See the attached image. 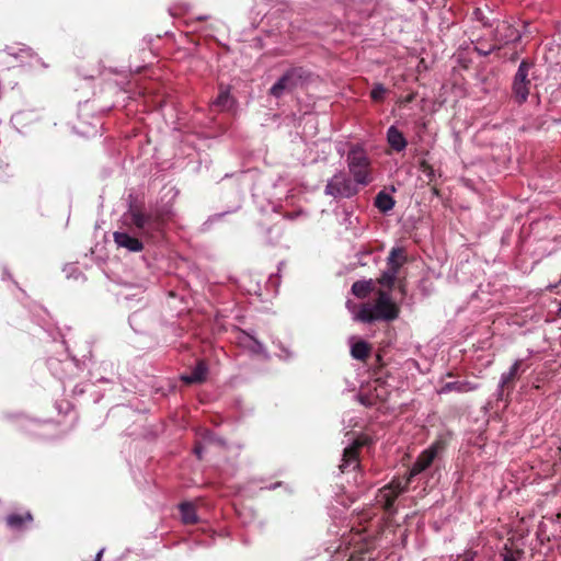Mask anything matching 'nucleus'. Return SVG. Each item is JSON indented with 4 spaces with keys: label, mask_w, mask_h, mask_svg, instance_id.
<instances>
[{
    "label": "nucleus",
    "mask_w": 561,
    "mask_h": 561,
    "mask_svg": "<svg viewBox=\"0 0 561 561\" xmlns=\"http://www.w3.org/2000/svg\"><path fill=\"white\" fill-rule=\"evenodd\" d=\"M129 325L136 333H144L147 328V312L135 311L128 318Z\"/></svg>",
    "instance_id": "22"
},
{
    "label": "nucleus",
    "mask_w": 561,
    "mask_h": 561,
    "mask_svg": "<svg viewBox=\"0 0 561 561\" xmlns=\"http://www.w3.org/2000/svg\"><path fill=\"white\" fill-rule=\"evenodd\" d=\"M399 268L387 266V268L382 272L379 283L381 286L387 287L391 289L394 286L397 275H398Z\"/></svg>",
    "instance_id": "28"
},
{
    "label": "nucleus",
    "mask_w": 561,
    "mask_h": 561,
    "mask_svg": "<svg viewBox=\"0 0 561 561\" xmlns=\"http://www.w3.org/2000/svg\"><path fill=\"white\" fill-rule=\"evenodd\" d=\"M203 451H204V448H203V446H202L201 444H199V445H196V446L194 447V454L196 455V457H197L198 459H202Z\"/></svg>",
    "instance_id": "47"
},
{
    "label": "nucleus",
    "mask_w": 561,
    "mask_h": 561,
    "mask_svg": "<svg viewBox=\"0 0 561 561\" xmlns=\"http://www.w3.org/2000/svg\"><path fill=\"white\" fill-rule=\"evenodd\" d=\"M426 284H427V279H422L419 285V287L422 290L424 296H427L431 293V290L427 288Z\"/></svg>",
    "instance_id": "44"
},
{
    "label": "nucleus",
    "mask_w": 561,
    "mask_h": 561,
    "mask_svg": "<svg viewBox=\"0 0 561 561\" xmlns=\"http://www.w3.org/2000/svg\"><path fill=\"white\" fill-rule=\"evenodd\" d=\"M479 389V383L469 380H455L445 382L438 390V394H446L449 392L467 393Z\"/></svg>",
    "instance_id": "16"
},
{
    "label": "nucleus",
    "mask_w": 561,
    "mask_h": 561,
    "mask_svg": "<svg viewBox=\"0 0 561 561\" xmlns=\"http://www.w3.org/2000/svg\"><path fill=\"white\" fill-rule=\"evenodd\" d=\"M124 222L129 225L135 233L128 231L114 232V241L118 248H125L129 252H140L144 249L145 239L153 238L160 233L163 219L156 213L145 211L137 207H130L124 215Z\"/></svg>",
    "instance_id": "2"
},
{
    "label": "nucleus",
    "mask_w": 561,
    "mask_h": 561,
    "mask_svg": "<svg viewBox=\"0 0 561 561\" xmlns=\"http://www.w3.org/2000/svg\"><path fill=\"white\" fill-rule=\"evenodd\" d=\"M399 316V308L392 301L391 296L387 291H379L378 297L373 304H364L355 319L364 322L371 323L375 321H393Z\"/></svg>",
    "instance_id": "5"
},
{
    "label": "nucleus",
    "mask_w": 561,
    "mask_h": 561,
    "mask_svg": "<svg viewBox=\"0 0 561 561\" xmlns=\"http://www.w3.org/2000/svg\"><path fill=\"white\" fill-rule=\"evenodd\" d=\"M419 168H420V171L427 179L428 183H432V182L436 181L437 171L426 160H421Z\"/></svg>",
    "instance_id": "31"
},
{
    "label": "nucleus",
    "mask_w": 561,
    "mask_h": 561,
    "mask_svg": "<svg viewBox=\"0 0 561 561\" xmlns=\"http://www.w3.org/2000/svg\"><path fill=\"white\" fill-rule=\"evenodd\" d=\"M374 289V284L373 282L369 279V280H356L355 283H353L352 285V293L354 296H356L357 298H365L367 297Z\"/></svg>",
    "instance_id": "24"
},
{
    "label": "nucleus",
    "mask_w": 561,
    "mask_h": 561,
    "mask_svg": "<svg viewBox=\"0 0 561 561\" xmlns=\"http://www.w3.org/2000/svg\"><path fill=\"white\" fill-rule=\"evenodd\" d=\"M559 311H561V301H560V304H559Z\"/></svg>",
    "instance_id": "60"
},
{
    "label": "nucleus",
    "mask_w": 561,
    "mask_h": 561,
    "mask_svg": "<svg viewBox=\"0 0 561 561\" xmlns=\"http://www.w3.org/2000/svg\"><path fill=\"white\" fill-rule=\"evenodd\" d=\"M271 207H272V210H273V211H275V210H276V205H275V204H272V205H271Z\"/></svg>",
    "instance_id": "57"
},
{
    "label": "nucleus",
    "mask_w": 561,
    "mask_h": 561,
    "mask_svg": "<svg viewBox=\"0 0 561 561\" xmlns=\"http://www.w3.org/2000/svg\"><path fill=\"white\" fill-rule=\"evenodd\" d=\"M386 139L390 148L397 152L403 151L408 146L404 134L394 125L387 129Z\"/></svg>",
    "instance_id": "17"
},
{
    "label": "nucleus",
    "mask_w": 561,
    "mask_h": 561,
    "mask_svg": "<svg viewBox=\"0 0 561 561\" xmlns=\"http://www.w3.org/2000/svg\"><path fill=\"white\" fill-rule=\"evenodd\" d=\"M524 30H518L513 22L505 21H496V25L492 33V38L497 44V46L504 47L510 44L519 43L522 37L526 35L528 31L529 23L527 21H523Z\"/></svg>",
    "instance_id": "11"
},
{
    "label": "nucleus",
    "mask_w": 561,
    "mask_h": 561,
    "mask_svg": "<svg viewBox=\"0 0 561 561\" xmlns=\"http://www.w3.org/2000/svg\"><path fill=\"white\" fill-rule=\"evenodd\" d=\"M519 59V51L515 50L508 58V61L515 62Z\"/></svg>",
    "instance_id": "52"
},
{
    "label": "nucleus",
    "mask_w": 561,
    "mask_h": 561,
    "mask_svg": "<svg viewBox=\"0 0 561 561\" xmlns=\"http://www.w3.org/2000/svg\"><path fill=\"white\" fill-rule=\"evenodd\" d=\"M524 554L523 549L510 547L507 543L504 545L500 552L502 561H519Z\"/></svg>",
    "instance_id": "27"
},
{
    "label": "nucleus",
    "mask_w": 561,
    "mask_h": 561,
    "mask_svg": "<svg viewBox=\"0 0 561 561\" xmlns=\"http://www.w3.org/2000/svg\"><path fill=\"white\" fill-rule=\"evenodd\" d=\"M64 271L67 273V277H71V276H73V277H75L73 273H75V272H77V271H78V268H77V266H76V265L70 264V265H67V266L65 267V270H64ZM77 277H78V276H76V278H77Z\"/></svg>",
    "instance_id": "43"
},
{
    "label": "nucleus",
    "mask_w": 561,
    "mask_h": 561,
    "mask_svg": "<svg viewBox=\"0 0 561 561\" xmlns=\"http://www.w3.org/2000/svg\"><path fill=\"white\" fill-rule=\"evenodd\" d=\"M359 184L355 182L345 171L340 170L328 180L324 194L333 198H352L359 192Z\"/></svg>",
    "instance_id": "9"
},
{
    "label": "nucleus",
    "mask_w": 561,
    "mask_h": 561,
    "mask_svg": "<svg viewBox=\"0 0 561 561\" xmlns=\"http://www.w3.org/2000/svg\"><path fill=\"white\" fill-rule=\"evenodd\" d=\"M239 207L240 206L238 205L234 208L227 209V210H224L221 213L214 214V215L209 216V218L207 219V221L204 225H206L208 222H214V221L220 220L224 216L236 211Z\"/></svg>",
    "instance_id": "38"
},
{
    "label": "nucleus",
    "mask_w": 561,
    "mask_h": 561,
    "mask_svg": "<svg viewBox=\"0 0 561 561\" xmlns=\"http://www.w3.org/2000/svg\"><path fill=\"white\" fill-rule=\"evenodd\" d=\"M140 69H141V67H137V68L135 69V72H137V73H138V72H140Z\"/></svg>",
    "instance_id": "59"
},
{
    "label": "nucleus",
    "mask_w": 561,
    "mask_h": 561,
    "mask_svg": "<svg viewBox=\"0 0 561 561\" xmlns=\"http://www.w3.org/2000/svg\"><path fill=\"white\" fill-rule=\"evenodd\" d=\"M268 283L272 284V285L277 286L278 285V276L274 275V274L270 275Z\"/></svg>",
    "instance_id": "50"
},
{
    "label": "nucleus",
    "mask_w": 561,
    "mask_h": 561,
    "mask_svg": "<svg viewBox=\"0 0 561 561\" xmlns=\"http://www.w3.org/2000/svg\"><path fill=\"white\" fill-rule=\"evenodd\" d=\"M48 424V422H37V421H27V424L25 425V428L34 435H37V428L42 427L43 425Z\"/></svg>",
    "instance_id": "39"
},
{
    "label": "nucleus",
    "mask_w": 561,
    "mask_h": 561,
    "mask_svg": "<svg viewBox=\"0 0 561 561\" xmlns=\"http://www.w3.org/2000/svg\"><path fill=\"white\" fill-rule=\"evenodd\" d=\"M181 522L184 525H195L199 522L196 505L190 501H183L178 505Z\"/></svg>",
    "instance_id": "18"
},
{
    "label": "nucleus",
    "mask_w": 561,
    "mask_h": 561,
    "mask_svg": "<svg viewBox=\"0 0 561 561\" xmlns=\"http://www.w3.org/2000/svg\"><path fill=\"white\" fill-rule=\"evenodd\" d=\"M314 73L308 68L297 66L287 69L277 81L271 87L270 94L276 99L297 88L306 87L314 81Z\"/></svg>",
    "instance_id": "6"
},
{
    "label": "nucleus",
    "mask_w": 561,
    "mask_h": 561,
    "mask_svg": "<svg viewBox=\"0 0 561 561\" xmlns=\"http://www.w3.org/2000/svg\"><path fill=\"white\" fill-rule=\"evenodd\" d=\"M1 279H2V280L12 279V275H11V273H10V271L8 270V267H7V266H3V267H2Z\"/></svg>",
    "instance_id": "46"
},
{
    "label": "nucleus",
    "mask_w": 561,
    "mask_h": 561,
    "mask_svg": "<svg viewBox=\"0 0 561 561\" xmlns=\"http://www.w3.org/2000/svg\"><path fill=\"white\" fill-rule=\"evenodd\" d=\"M72 391L75 394H82L85 392V389L80 385H76Z\"/></svg>",
    "instance_id": "48"
},
{
    "label": "nucleus",
    "mask_w": 561,
    "mask_h": 561,
    "mask_svg": "<svg viewBox=\"0 0 561 561\" xmlns=\"http://www.w3.org/2000/svg\"><path fill=\"white\" fill-rule=\"evenodd\" d=\"M33 520L32 514L26 512L24 515L13 513L8 515L7 525L13 530H21L24 527L25 523H31Z\"/></svg>",
    "instance_id": "21"
},
{
    "label": "nucleus",
    "mask_w": 561,
    "mask_h": 561,
    "mask_svg": "<svg viewBox=\"0 0 561 561\" xmlns=\"http://www.w3.org/2000/svg\"><path fill=\"white\" fill-rule=\"evenodd\" d=\"M206 19H207V16H205V15H201V16L197 18V20H199V21H203V20H206Z\"/></svg>",
    "instance_id": "56"
},
{
    "label": "nucleus",
    "mask_w": 561,
    "mask_h": 561,
    "mask_svg": "<svg viewBox=\"0 0 561 561\" xmlns=\"http://www.w3.org/2000/svg\"><path fill=\"white\" fill-rule=\"evenodd\" d=\"M214 436H215V435H214L213 433H209V437H210L211 439H214V440H215V442H217L218 444H221V445H224V444H225L224 439H221V438H215Z\"/></svg>",
    "instance_id": "53"
},
{
    "label": "nucleus",
    "mask_w": 561,
    "mask_h": 561,
    "mask_svg": "<svg viewBox=\"0 0 561 561\" xmlns=\"http://www.w3.org/2000/svg\"><path fill=\"white\" fill-rule=\"evenodd\" d=\"M280 486H284V483L278 481V482L270 484L265 489H267V490H275V489L280 488Z\"/></svg>",
    "instance_id": "51"
},
{
    "label": "nucleus",
    "mask_w": 561,
    "mask_h": 561,
    "mask_svg": "<svg viewBox=\"0 0 561 561\" xmlns=\"http://www.w3.org/2000/svg\"><path fill=\"white\" fill-rule=\"evenodd\" d=\"M273 345L277 347L278 352L275 354L277 358L284 362H289L295 358V353L279 340H273Z\"/></svg>",
    "instance_id": "29"
},
{
    "label": "nucleus",
    "mask_w": 561,
    "mask_h": 561,
    "mask_svg": "<svg viewBox=\"0 0 561 561\" xmlns=\"http://www.w3.org/2000/svg\"><path fill=\"white\" fill-rule=\"evenodd\" d=\"M240 342L250 353L254 355H261L264 359L271 358V355L267 352L265 345L259 341L253 333L242 331Z\"/></svg>",
    "instance_id": "14"
},
{
    "label": "nucleus",
    "mask_w": 561,
    "mask_h": 561,
    "mask_svg": "<svg viewBox=\"0 0 561 561\" xmlns=\"http://www.w3.org/2000/svg\"><path fill=\"white\" fill-rule=\"evenodd\" d=\"M387 94V89L382 83H375L371 91L370 98L374 102H383Z\"/></svg>",
    "instance_id": "34"
},
{
    "label": "nucleus",
    "mask_w": 561,
    "mask_h": 561,
    "mask_svg": "<svg viewBox=\"0 0 561 561\" xmlns=\"http://www.w3.org/2000/svg\"><path fill=\"white\" fill-rule=\"evenodd\" d=\"M477 554H478L477 551L469 549V550H466L462 554H459L458 559H460V561H474L477 558Z\"/></svg>",
    "instance_id": "40"
},
{
    "label": "nucleus",
    "mask_w": 561,
    "mask_h": 561,
    "mask_svg": "<svg viewBox=\"0 0 561 561\" xmlns=\"http://www.w3.org/2000/svg\"><path fill=\"white\" fill-rule=\"evenodd\" d=\"M267 233H268V234H274L273 237H271V238L268 239V242H270L271 244H275V243H277V242H278V240H279V239H280V237H282V229H280L279 227H277V226H273V227H270V228L267 229Z\"/></svg>",
    "instance_id": "36"
},
{
    "label": "nucleus",
    "mask_w": 561,
    "mask_h": 561,
    "mask_svg": "<svg viewBox=\"0 0 561 561\" xmlns=\"http://www.w3.org/2000/svg\"><path fill=\"white\" fill-rule=\"evenodd\" d=\"M38 118V115L35 111H19L11 116V123L14 125L16 129L24 128L32 122H35Z\"/></svg>",
    "instance_id": "20"
},
{
    "label": "nucleus",
    "mask_w": 561,
    "mask_h": 561,
    "mask_svg": "<svg viewBox=\"0 0 561 561\" xmlns=\"http://www.w3.org/2000/svg\"><path fill=\"white\" fill-rule=\"evenodd\" d=\"M513 389L510 388V386H503L501 387V381L499 380L497 387L495 392L493 393V397L497 402H505L507 403L511 399V394L513 393Z\"/></svg>",
    "instance_id": "30"
},
{
    "label": "nucleus",
    "mask_w": 561,
    "mask_h": 561,
    "mask_svg": "<svg viewBox=\"0 0 561 561\" xmlns=\"http://www.w3.org/2000/svg\"><path fill=\"white\" fill-rule=\"evenodd\" d=\"M9 176H11V168L10 164L0 159V180H7Z\"/></svg>",
    "instance_id": "37"
},
{
    "label": "nucleus",
    "mask_w": 561,
    "mask_h": 561,
    "mask_svg": "<svg viewBox=\"0 0 561 561\" xmlns=\"http://www.w3.org/2000/svg\"><path fill=\"white\" fill-rule=\"evenodd\" d=\"M535 68V61L525 58L523 59L515 72L512 81V95L518 105L526 103L529 96L531 80L529 78L530 71Z\"/></svg>",
    "instance_id": "10"
},
{
    "label": "nucleus",
    "mask_w": 561,
    "mask_h": 561,
    "mask_svg": "<svg viewBox=\"0 0 561 561\" xmlns=\"http://www.w3.org/2000/svg\"><path fill=\"white\" fill-rule=\"evenodd\" d=\"M347 422V425H345V428H348V427H352V426H357L358 425V420L357 417L351 415V413H347L344 415L343 417V423L345 424Z\"/></svg>",
    "instance_id": "42"
},
{
    "label": "nucleus",
    "mask_w": 561,
    "mask_h": 561,
    "mask_svg": "<svg viewBox=\"0 0 561 561\" xmlns=\"http://www.w3.org/2000/svg\"><path fill=\"white\" fill-rule=\"evenodd\" d=\"M377 393H376V397L378 399H380L381 401H385L386 400V397H387V391L386 389H382L380 392L376 389Z\"/></svg>",
    "instance_id": "49"
},
{
    "label": "nucleus",
    "mask_w": 561,
    "mask_h": 561,
    "mask_svg": "<svg viewBox=\"0 0 561 561\" xmlns=\"http://www.w3.org/2000/svg\"><path fill=\"white\" fill-rule=\"evenodd\" d=\"M501 49V46H497V44H481V43H478L477 45H474L473 47V50L482 56V57H486L489 56L490 54H492L493 51H496V50H500Z\"/></svg>",
    "instance_id": "33"
},
{
    "label": "nucleus",
    "mask_w": 561,
    "mask_h": 561,
    "mask_svg": "<svg viewBox=\"0 0 561 561\" xmlns=\"http://www.w3.org/2000/svg\"><path fill=\"white\" fill-rule=\"evenodd\" d=\"M336 151L337 153L343 157L344 156V148H343V145H339L336 146Z\"/></svg>",
    "instance_id": "54"
},
{
    "label": "nucleus",
    "mask_w": 561,
    "mask_h": 561,
    "mask_svg": "<svg viewBox=\"0 0 561 561\" xmlns=\"http://www.w3.org/2000/svg\"><path fill=\"white\" fill-rule=\"evenodd\" d=\"M7 51L9 55H11L15 58L23 57V55H26L28 57L33 56L32 49L25 45H23L21 48H19V50H15L13 47H7Z\"/></svg>",
    "instance_id": "35"
},
{
    "label": "nucleus",
    "mask_w": 561,
    "mask_h": 561,
    "mask_svg": "<svg viewBox=\"0 0 561 561\" xmlns=\"http://www.w3.org/2000/svg\"><path fill=\"white\" fill-rule=\"evenodd\" d=\"M353 220H357V217H353L352 211L344 210L342 224L350 228L353 225Z\"/></svg>",
    "instance_id": "41"
},
{
    "label": "nucleus",
    "mask_w": 561,
    "mask_h": 561,
    "mask_svg": "<svg viewBox=\"0 0 561 561\" xmlns=\"http://www.w3.org/2000/svg\"><path fill=\"white\" fill-rule=\"evenodd\" d=\"M346 162L351 175L360 186H367L373 181L371 160L364 145L359 142L350 144Z\"/></svg>",
    "instance_id": "7"
},
{
    "label": "nucleus",
    "mask_w": 561,
    "mask_h": 561,
    "mask_svg": "<svg viewBox=\"0 0 561 561\" xmlns=\"http://www.w3.org/2000/svg\"><path fill=\"white\" fill-rule=\"evenodd\" d=\"M103 552H104V549H101V550L96 553V556H95V560H94V561H100V560H101V558H102V556H103Z\"/></svg>",
    "instance_id": "55"
},
{
    "label": "nucleus",
    "mask_w": 561,
    "mask_h": 561,
    "mask_svg": "<svg viewBox=\"0 0 561 561\" xmlns=\"http://www.w3.org/2000/svg\"><path fill=\"white\" fill-rule=\"evenodd\" d=\"M348 444L343 449L341 463L339 469L341 473H354V482L358 483V469L360 467L359 449L368 443L367 436H355L352 431L346 433Z\"/></svg>",
    "instance_id": "8"
},
{
    "label": "nucleus",
    "mask_w": 561,
    "mask_h": 561,
    "mask_svg": "<svg viewBox=\"0 0 561 561\" xmlns=\"http://www.w3.org/2000/svg\"><path fill=\"white\" fill-rule=\"evenodd\" d=\"M264 20L271 26L266 31L268 36H285L287 34L288 38L294 41L323 36L322 27L334 25L331 19L321 22L314 21L313 18L301 19L297 16L293 19V13L285 4L274 7L264 15Z\"/></svg>",
    "instance_id": "1"
},
{
    "label": "nucleus",
    "mask_w": 561,
    "mask_h": 561,
    "mask_svg": "<svg viewBox=\"0 0 561 561\" xmlns=\"http://www.w3.org/2000/svg\"><path fill=\"white\" fill-rule=\"evenodd\" d=\"M405 261L407 257L404 255V249L400 247H394L391 249L387 257V266H396V268H400Z\"/></svg>",
    "instance_id": "26"
},
{
    "label": "nucleus",
    "mask_w": 561,
    "mask_h": 561,
    "mask_svg": "<svg viewBox=\"0 0 561 561\" xmlns=\"http://www.w3.org/2000/svg\"><path fill=\"white\" fill-rule=\"evenodd\" d=\"M374 204L376 208L386 214L394 207L396 201L390 194L381 191L376 195Z\"/></svg>",
    "instance_id": "23"
},
{
    "label": "nucleus",
    "mask_w": 561,
    "mask_h": 561,
    "mask_svg": "<svg viewBox=\"0 0 561 561\" xmlns=\"http://www.w3.org/2000/svg\"><path fill=\"white\" fill-rule=\"evenodd\" d=\"M446 376H447V377H453V376H454V374H453L451 371H448V373L446 374Z\"/></svg>",
    "instance_id": "58"
},
{
    "label": "nucleus",
    "mask_w": 561,
    "mask_h": 561,
    "mask_svg": "<svg viewBox=\"0 0 561 561\" xmlns=\"http://www.w3.org/2000/svg\"><path fill=\"white\" fill-rule=\"evenodd\" d=\"M90 363L92 364V366L89 370V375H90V380L93 383L114 382L116 373H115V366L112 362L104 360L98 365L92 363V360H90ZM88 364H89V360H87V365Z\"/></svg>",
    "instance_id": "12"
},
{
    "label": "nucleus",
    "mask_w": 561,
    "mask_h": 561,
    "mask_svg": "<svg viewBox=\"0 0 561 561\" xmlns=\"http://www.w3.org/2000/svg\"><path fill=\"white\" fill-rule=\"evenodd\" d=\"M369 352H370L369 344L364 340L356 341L351 345V355L355 359H358V360L366 359L369 355Z\"/></svg>",
    "instance_id": "25"
},
{
    "label": "nucleus",
    "mask_w": 561,
    "mask_h": 561,
    "mask_svg": "<svg viewBox=\"0 0 561 561\" xmlns=\"http://www.w3.org/2000/svg\"><path fill=\"white\" fill-rule=\"evenodd\" d=\"M473 18L477 21L481 22L484 27H493L495 22L497 21L494 18H490V16L485 15L484 10L481 8L474 9Z\"/></svg>",
    "instance_id": "32"
},
{
    "label": "nucleus",
    "mask_w": 561,
    "mask_h": 561,
    "mask_svg": "<svg viewBox=\"0 0 561 561\" xmlns=\"http://www.w3.org/2000/svg\"><path fill=\"white\" fill-rule=\"evenodd\" d=\"M359 402L365 407H371L374 404L368 396H359Z\"/></svg>",
    "instance_id": "45"
},
{
    "label": "nucleus",
    "mask_w": 561,
    "mask_h": 561,
    "mask_svg": "<svg viewBox=\"0 0 561 561\" xmlns=\"http://www.w3.org/2000/svg\"><path fill=\"white\" fill-rule=\"evenodd\" d=\"M439 445L433 444L423 450L411 467L407 478H397L380 488L376 494L377 504L381 505L386 513L393 516L397 513L396 500L407 492L410 483L420 473L428 469L438 455Z\"/></svg>",
    "instance_id": "3"
},
{
    "label": "nucleus",
    "mask_w": 561,
    "mask_h": 561,
    "mask_svg": "<svg viewBox=\"0 0 561 561\" xmlns=\"http://www.w3.org/2000/svg\"><path fill=\"white\" fill-rule=\"evenodd\" d=\"M208 370V364L204 359H199L190 374H183L180 378L186 385L202 383L206 380Z\"/></svg>",
    "instance_id": "15"
},
{
    "label": "nucleus",
    "mask_w": 561,
    "mask_h": 561,
    "mask_svg": "<svg viewBox=\"0 0 561 561\" xmlns=\"http://www.w3.org/2000/svg\"><path fill=\"white\" fill-rule=\"evenodd\" d=\"M211 105L219 111H231L236 106V100L231 96L228 88L220 87L219 93Z\"/></svg>",
    "instance_id": "19"
},
{
    "label": "nucleus",
    "mask_w": 561,
    "mask_h": 561,
    "mask_svg": "<svg viewBox=\"0 0 561 561\" xmlns=\"http://www.w3.org/2000/svg\"><path fill=\"white\" fill-rule=\"evenodd\" d=\"M528 369V365L526 363V359L519 358L516 359L507 371H504L501 374L500 381L501 387L503 386H510L513 390L515 389V383L519 379V377L526 373Z\"/></svg>",
    "instance_id": "13"
},
{
    "label": "nucleus",
    "mask_w": 561,
    "mask_h": 561,
    "mask_svg": "<svg viewBox=\"0 0 561 561\" xmlns=\"http://www.w3.org/2000/svg\"><path fill=\"white\" fill-rule=\"evenodd\" d=\"M61 347L62 352L49 356L46 364L50 374L64 383L66 379L75 377L82 370L87 366V360H91V344L85 341L80 347L70 351L62 339Z\"/></svg>",
    "instance_id": "4"
}]
</instances>
